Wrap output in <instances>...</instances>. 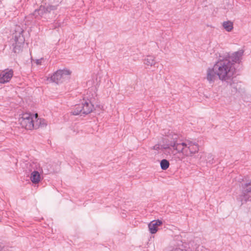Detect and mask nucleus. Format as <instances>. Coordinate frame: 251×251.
Returning a JSON list of instances; mask_svg holds the SVG:
<instances>
[{"label": "nucleus", "instance_id": "obj_4", "mask_svg": "<svg viewBox=\"0 0 251 251\" xmlns=\"http://www.w3.org/2000/svg\"><path fill=\"white\" fill-rule=\"evenodd\" d=\"M97 96L95 89L94 87L89 88L86 93L84 94L81 105L83 114L90 113L94 109L93 102Z\"/></svg>", "mask_w": 251, "mask_h": 251}, {"label": "nucleus", "instance_id": "obj_19", "mask_svg": "<svg viewBox=\"0 0 251 251\" xmlns=\"http://www.w3.org/2000/svg\"><path fill=\"white\" fill-rule=\"evenodd\" d=\"M205 161L207 163H209V164H212L214 163V158L213 155L208 153L205 155Z\"/></svg>", "mask_w": 251, "mask_h": 251}, {"label": "nucleus", "instance_id": "obj_12", "mask_svg": "<svg viewBox=\"0 0 251 251\" xmlns=\"http://www.w3.org/2000/svg\"><path fill=\"white\" fill-rule=\"evenodd\" d=\"M162 224V222L159 220L151 221L148 225L150 232L151 234L155 233L158 230V226H160Z\"/></svg>", "mask_w": 251, "mask_h": 251}, {"label": "nucleus", "instance_id": "obj_20", "mask_svg": "<svg viewBox=\"0 0 251 251\" xmlns=\"http://www.w3.org/2000/svg\"><path fill=\"white\" fill-rule=\"evenodd\" d=\"M47 12H50L51 11L57 9L56 6L52 5H48L45 7Z\"/></svg>", "mask_w": 251, "mask_h": 251}, {"label": "nucleus", "instance_id": "obj_2", "mask_svg": "<svg viewBox=\"0 0 251 251\" xmlns=\"http://www.w3.org/2000/svg\"><path fill=\"white\" fill-rule=\"evenodd\" d=\"M215 68L218 78L222 81L229 82L235 75V65L229 60L225 59L223 57L221 56L215 64Z\"/></svg>", "mask_w": 251, "mask_h": 251}, {"label": "nucleus", "instance_id": "obj_8", "mask_svg": "<svg viewBox=\"0 0 251 251\" xmlns=\"http://www.w3.org/2000/svg\"><path fill=\"white\" fill-rule=\"evenodd\" d=\"M251 195V183L248 182L242 185V194L240 196V199L243 204L244 202L248 201Z\"/></svg>", "mask_w": 251, "mask_h": 251}, {"label": "nucleus", "instance_id": "obj_5", "mask_svg": "<svg viewBox=\"0 0 251 251\" xmlns=\"http://www.w3.org/2000/svg\"><path fill=\"white\" fill-rule=\"evenodd\" d=\"M30 179L34 184H38L43 179V170L41 165L37 163L31 166Z\"/></svg>", "mask_w": 251, "mask_h": 251}, {"label": "nucleus", "instance_id": "obj_21", "mask_svg": "<svg viewBox=\"0 0 251 251\" xmlns=\"http://www.w3.org/2000/svg\"><path fill=\"white\" fill-rule=\"evenodd\" d=\"M230 86L234 89V90H232V92H235L237 91V88L235 83H231Z\"/></svg>", "mask_w": 251, "mask_h": 251}, {"label": "nucleus", "instance_id": "obj_13", "mask_svg": "<svg viewBox=\"0 0 251 251\" xmlns=\"http://www.w3.org/2000/svg\"><path fill=\"white\" fill-rule=\"evenodd\" d=\"M144 63L148 66H154L156 64L155 57L152 55H147L144 59Z\"/></svg>", "mask_w": 251, "mask_h": 251}, {"label": "nucleus", "instance_id": "obj_23", "mask_svg": "<svg viewBox=\"0 0 251 251\" xmlns=\"http://www.w3.org/2000/svg\"><path fill=\"white\" fill-rule=\"evenodd\" d=\"M3 249V246L2 244H0V251H1Z\"/></svg>", "mask_w": 251, "mask_h": 251}, {"label": "nucleus", "instance_id": "obj_11", "mask_svg": "<svg viewBox=\"0 0 251 251\" xmlns=\"http://www.w3.org/2000/svg\"><path fill=\"white\" fill-rule=\"evenodd\" d=\"M215 68L214 64L212 67H209L206 70V79L209 84H213L218 78V74Z\"/></svg>", "mask_w": 251, "mask_h": 251}, {"label": "nucleus", "instance_id": "obj_6", "mask_svg": "<svg viewBox=\"0 0 251 251\" xmlns=\"http://www.w3.org/2000/svg\"><path fill=\"white\" fill-rule=\"evenodd\" d=\"M15 32L13 34V39L14 43H13V51L14 52H17L21 50L22 45L24 43L25 38L23 35V30L18 27Z\"/></svg>", "mask_w": 251, "mask_h": 251}, {"label": "nucleus", "instance_id": "obj_18", "mask_svg": "<svg viewBox=\"0 0 251 251\" xmlns=\"http://www.w3.org/2000/svg\"><path fill=\"white\" fill-rule=\"evenodd\" d=\"M167 136H168V134L166 135V138L164 139L163 144L162 145H160L159 144H156L152 147V149L154 150H156V151H159L160 150H167L168 149H164L162 147V146L166 143Z\"/></svg>", "mask_w": 251, "mask_h": 251}, {"label": "nucleus", "instance_id": "obj_22", "mask_svg": "<svg viewBox=\"0 0 251 251\" xmlns=\"http://www.w3.org/2000/svg\"><path fill=\"white\" fill-rule=\"evenodd\" d=\"M43 60V58H41L40 59L36 60L35 63L37 65H39L41 64Z\"/></svg>", "mask_w": 251, "mask_h": 251}, {"label": "nucleus", "instance_id": "obj_16", "mask_svg": "<svg viewBox=\"0 0 251 251\" xmlns=\"http://www.w3.org/2000/svg\"><path fill=\"white\" fill-rule=\"evenodd\" d=\"M45 13H47L45 6H40L38 9L35 10L33 15L35 17L38 16L42 17Z\"/></svg>", "mask_w": 251, "mask_h": 251}, {"label": "nucleus", "instance_id": "obj_17", "mask_svg": "<svg viewBox=\"0 0 251 251\" xmlns=\"http://www.w3.org/2000/svg\"><path fill=\"white\" fill-rule=\"evenodd\" d=\"M169 165L170 163L167 159H164L160 162V167L163 170H167L169 168Z\"/></svg>", "mask_w": 251, "mask_h": 251}, {"label": "nucleus", "instance_id": "obj_10", "mask_svg": "<svg viewBox=\"0 0 251 251\" xmlns=\"http://www.w3.org/2000/svg\"><path fill=\"white\" fill-rule=\"evenodd\" d=\"M13 71L11 69H6L0 74V83L4 84L8 82L13 76Z\"/></svg>", "mask_w": 251, "mask_h": 251}, {"label": "nucleus", "instance_id": "obj_7", "mask_svg": "<svg viewBox=\"0 0 251 251\" xmlns=\"http://www.w3.org/2000/svg\"><path fill=\"white\" fill-rule=\"evenodd\" d=\"M71 74V71L68 69L59 70L51 75L50 79L52 81L59 83L68 79Z\"/></svg>", "mask_w": 251, "mask_h": 251}, {"label": "nucleus", "instance_id": "obj_14", "mask_svg": "<svg viewBox=\"0 0 251 251\" xmlns=\"http://www.w3.org/2000/svg\"><path fill=\"white\" fill-rule=\"evenodd\" d=\"M71 113L74 115H77L79 114L81 115L83 114L81 104L75 105L71 111Z\"/></svg>", "mask_w": 251, "mask_h": 251}, {"label": "nucleus", "instance_id": "obj_1", "mask_svg": "<svg viewBox=\"0 0 251 251\" xmlns=\"http://www.w3.org/2000/svg\"><path fill=\"white\" fill-rule=\"evenodd\" d=\"M180 135L173 131H169L166 143L162 147L171 149L185 156H192L198 152L199 145L197 141L192 139H181Z\"/></svg>", "mask_w": 251, "mask_h": 251}, {"label": "nucleus", "instance_id": "obj_3", "mask_svg": "<svg viewBox=\"0 0 251 251\" xmlns=\"http://www.w3.org/2000/svg\"><path fill=\"white\" fill-rule=\"evenodd\" d=\"M37 114H31L29 113H24L19 119L22 126L27 130L37 128L44 124V120L37 118Z\"/></svg>", "mask_w": 251, "mask_h": 251}, {"label": "nucleus", "instance_id": "obj_15", "mask_svg": "<svg viewBox=\"0 0 251 251\" xmlns=\"http://www.w3.org/2000/svg\"><path fill=\"white\" fill-rule=\"evenodd\" d=\"M224 28L227 32L231 31L233 28V23L230 21L224 22L223 23Z\"/></svg>", "mask_w": 251, "mask_h": 251}, {"label": "nucleus", "instance_id": "obj_9", "mask_svg": "<svg viewBox=\"0 0 251 251\" xmlns=\"http://www.w3.org/2000/svg\"><path fill=\"white\" fill-rule=\"evenodd\" d=\"M243 52V50H240L231 54L227 53V54L225 55V56L223 57L225 59L229 60L231 62L233 63V65H234L235 63H239L240 62Z\"/></svg>", "mask_w": 251, "mask_h": 251}]
</instances>
